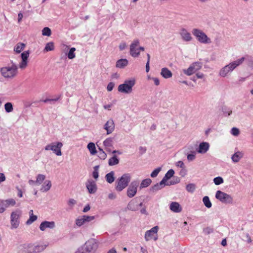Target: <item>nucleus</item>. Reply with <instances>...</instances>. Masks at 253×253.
<instances>
[{"instance_id":"obj_37","label":"nucleus","mask_w":253,"mask_h":253,"mask_svg":"<svg viewBox=\"0 0 253 253\" xmlns=\"http://www.w3.org/2000/svg\"><path fill=\"white\" fill-rule=\"evenodd\" d=\"M203 202L207 208H211L212 204L208 196H205L203 199Z\"/></svg>"},{"instance_id":"obj_1","label":"nucleus","mask_w":253,"mask_h":253,"mask_svg":"<svg viewBox=\"0 0 253 253\" xmlns=\"http://www.w3.org/2000/svg\"><path fill=\"white\" fill-rule=\"evenodd\" d=\"M18 66L11 61V64L0 68V72L1 76L6 79H12L15 78L18 74Z\"/></svg>"},{"instance_id":"obj_17","label":"nucleus","mask_w":253,"mask_h":253,"mask_svg":"<svg viewBox=\"0 0 253 253\" xmlns=\"http://www.w3.org/2000/svg\"><path fill=\"white\" fill-rule=\"evenodd\" d=\"M158 226H156L150 230L147 231L145 234V239L146 241H148L153 239L154 235L157 234L158 232Z\"/></svg>"},{"instance_id":"obj_61","label":"nucleus","mask_w":253,"mask_h":253,"mask_svg":"<svg viewBox=\"0 0 253 253\" xmlns=\"http://www.w3.org/2000/svg\"><path fill=\"white\" fill-rule=\"evenodd\" d=\"M176 166L177 167H180L181 169H183L184 168V164L183 162L181 161H179L177 162L176 164Z\"/></svg>"},{"instance_id":"obj_32","label":"nucleus","mask_w":253,"mask_h":253,"mask_svg":"<svg viewBox=\"0 0 253 253\" xmlns=\"http://www.w3.org/2000/svg\"><path fill=\"white\" fill-rule=\"evenodd\" d=\"M87 148H88L91 155H93L96 153L97 151L96 150V147L94 143L93 142L89 143L87 146Z\"/></svg>"},{"instance_id":"obj_26","label":"nucleus","mask_w":253,"mask_h":253,"mask_svg":"<svg viewBox=\"0 0 253 253\" xmlns=\"http://www.w3.org/2000/svg\"><path fill=\"white\" fill-rule=\"evenodd\" d=\"M51 182L50 180H45L42 186L41 191L43 192H47L51 188Z\"/></svg>"},{"instance_id":"obj_2","label":"nucleus","mask_w":253,"mask_h":253,"mask_svg":"<svg viewBox=\"0 0 253 253\" xmlns=\"http://www.w3.org/2000/svg\"><path fill=\"white\" fill-rule=\"evenodd\" d=\"M192 33L200 43L208 44L211 43V38L208 37L206 34L201 29L194 28L192 31Z\"/></svg>"},{"instance_id":"obj_14","label":"nucleus","mask_w":253,"mask_h":253,"mask_svg":"<svg viewBox=\"0 0 253 253\" xmlns=\"http://www.w3.org/2000/svg\"><path fill=\"white\" fill-rule=\"evenodd\" d=\"M85 185L89 194H94L97 191V185L95 181L92 179H88L85 183Z\"/></svg>"},{"instance_id":"obj_45","label":"nucleus","mask_w":253,"mask_h":253,"mask_svg":"<svg viewBox=\"0 0 253 253\" xmlns=\"http://www.w3.org/2000/svg\"><path fill=\"white\" fill-rule=\"evenodd\" d=\"M37 216L32 214V215H30V217L28 220L26 221V224L27 225H30L32 224L33 222L36 221L37 219Z\"/></svg>"},{"instance_id":"obj_13","label":"nucleus","mask_w":253,"mask_h":253,"mask_svg":"<svg viewBox=\"0 0 253 253\" xmlns=\"http://www.w3.org/2000/svg\"><path fill=\"white\" fill-rule=\"evenodd\" d=\"M179 34L181 39L184 42H189L193 40L191 34L184 28H182L179 30Z\"/></svg>"},{"instance_id":"obj_52","label":"nucleus","mask_w":253,"mask_h":253,"mask_svg":"<svg viewBox=\"0 0 253 253\" xmlns=\"http://www.w3.org/2000/svg\"><path fill=\"white\" fill-rule=\"evenodd\" d=\"M77 204V201L73 199H70L68 201V205L72 208L73 206Z\"/></svg>"},{"instance_id":"obj_29","label":"nucleus","mask_w":253,"mask_h":253,"mask_svg":"<svg viewBox=\"0 0 253 253\" xmlns=\"http://www.w3.org/2000/svg\"><path fill=\"white\" fill-rule=\"evenodd\" d=\"M174 174V171L172 169L169 170L162 179V180L166 183L169 179L173 176Z\"/></svg>"},{"instance_id":"obj_63","label":"nucleus","mask_w":253,"mask_h":253,"mask_svg":"<svg viewBox=\"0 0 253 253\" xmlns=\"http://www.w3.org/2000/svg\"><path fill=\"white\" fill-rule=\"evenodd\" d=\"M5 180V176L3 173H0V183Z\"/></svg>"},{"instance_id":"obj_19","label":"nucleus","mask_w":253,"mask_h":253,"mask_svg":"<svg viewBox=\"0 0 253 253\" xmlns=\"http://www.w3.org/2000/svg\"><path fill=\"white\" fill-rule=\"evenodd\" d=\"M210 145L208 142H203L199 144V147L196 148V151L200 154H205L209 150Z\"/></svg>"},{"instance_id":"obj_34","label":"nucleus","mask_w":253,"mask_h":253,"mask_svg":"<svg viewBox=\"0 0 253 253\" xmlns=\"http://www.w3.org/2000/svg\"><path fill=\"white\" fill-rule=\"evenodd\" d=\"M229 69L227 68V66H225L223 67L219 72V75L222 77H226L227 74L230 73Z\"/></svg>"},{"instance_id":"obj_8","label":"nucleus","mask_w":253,"mask_h":253,"mask_svg":"<svg viewBox=\"0 0 253 253\" xmlns=\"http://www.w3.org/2000/svg\"><path fill=\"white\" fill-rule=\"evenodd\" d=\"M215 198L223 203L232 204L233 202V198L231 195L220 190L216 191Z\"/></svg>"},{"instance_id":"obj_27","label":"nucleus","mask_w":253,"mask_h":253,"mask_svg":"<svg viewBox=\"0 0 253 253\" xmlns=\"http://www.w3.org/2000/svg\"><path fill=\"white\" fill-rule=\"evenodd\" d=\"M243 157V153L241 152L238 151L232 155L231 159L234 162L237 163Z\"/></svg>"},{"instance_id":"obj_43","label":"nucleus","mask_w":253,"mask_h":253,"mask_svg":"<svg viewBox=\"0 0 253 253\" xmlns=\"http://www.w3.org/2000/svg\"><path fill=\"white\" fill-rule=\"evenodd\" d=\"M85 222L83 216L78 218L76 220V224L78 226H81Z\"/></svg>"},{"instance_id":"obj_9","label":"nucleus","mask_w":253,"mask_h":253,"mask_svg":"<svg viewBox=\"0 0 253 253\" xmlns=\"http://www.w3.org/2000/svg\"><path fill=\"white\" fill-rule=\"evenodd\" d=\"M202 67V63L200 62L193 63L188 69H183V73L187 75L191 76L197 71L200 70Z\"/></svg>"},{"instance_id":"obj_64","label":"nucleus","mask_w":253,"mask_h":253,"mask_svg":"<svg viewBox=\"0 0 253 253\" xmlns=\"http://www.w3.org/2000/svg\"><path fill=\"white\" fill-rule=\"evenodd\" d=\"M107 253H117L116 250L114 248H112V249H110Z\"/></svg>"},{"instance_id":"obj_11","label":"nucleus","mask_w":253,"mask_h":253,"mask_svg":"<svg viewBox=\"0 0 253 253\" xmlns=\"http://www.w3.org/2000/svg\"><path fill=\"white\" fill-rule=\"evenodd\" d=\"M139 44L140 42L139 40L136 39L134 40L130 45L129 53L132 57L135 58L139 56L140 51L138 49Z\"/></svg>"},{"instance_id":"obj_30","label":"nucleus","mask_w":253,"mask_h":253,"mask_svg":"<svg viewBox=\"0 0 253 253\" xmlns=\"http://www.w3.org/2000/svg\"><path fill=\"white\" fill-rule=\"evenodd\" d=\"M221 111L225 117L230 116L232 113V110L226 106H223L221 108Z\"/></svg>"},{"instance_id":"obj_10","label":"nucleus","mask_w":253,"mask_h":253,"mask_svg":"<svg viewBox=\"0 0 253 253\" xmlns=\"http://www.w3.org/2000/svg\"><path fill=\"white\" fill-rule=\"evenodd\" d=\"M139 185V182L137 180H134L130 183L126 191V195L128 197L132 198L136 195Z\"/></svg>"},{"instance_id":"obj_41","label":"nucleus","mask_w":253,"mask_h":253,"mask_svg":"<svg viewBox=\"0 0 253 253\" xmlns=\"http://www.w3.org/2000/svg\"><path fill=\"white\" fill-rule=\"evenodd\" d=\"M4 108L5 111L7 113L11 112L13 110L12 104L10 102L5 103L4 105Z\"/></svg>"},{"instance_id":"obj_38","label":"nucleus","mask_w":253,"mask_h":253,"mask_svg":"<svg viewBox=\"0 0 253 253\" xmlns=\"http://www.w3.org/2000/svg\"><path fill=\"white\" fill-rule=\"evenodd\" d=\"M54 46L53 42H49L46 44L45 48L44 49V51H52L54 49Z\"/></svg>"},{"instance_id":"obj_4","label":"nucleus","mask_w":253,"mask_h":253,"mask_svg":"<svg viewBox=\"0 0 253 253\" xmlns=\"http://www.w3.org/2000/svg\"><path fill=\"white\" fill-rule=\"evenodd\" d=\"M135 81L134 79L126 80L123 84H120L118 90L119 92L125 93H130L132 91V87L134 85Z\"/></svg>"},{"instance_id":"obj_53","label":"nucleus","mask_w":253,"mask_h":253,"mask_svg":"<svg viewBox=\"0 0 253 253\" xmlns=\"http://www.w3.org/2000/svg\"><path fill=\"white\" fill-rule=\"evenodd\" d=\"M84 220L86 222H90L95 219L94 216L83 215Z\"/></svg>"},{"instance_id":"obj_39","label":"nucleus","mask_w":253,"mask_h":253,"mask_svg":"<svg viewBox=\"0 0 253 253\" xmlns=\"http://www.w3.org/2000/svg\"><path fill=\"white\" fill-rule=\"evenodd\" d=\"M113 138H108L103 142V144L106 148H108L113 146Z\"/></svg>"},{"instance_id":"obj_28","label":"nucleus","mask_w":253,"mask_h":253,"mask_svg":"<svg viewBox=\"0 0 253 253\" xmlns=\"http://www.w3.org/2000/svg\"><path fill=\"white\" fill-rule=\"evenodd\" d=\"M115 173L113 171H111L105 175V179L107 182L109 183H112L115 180L114 177Z\"/></svg>"},{"instance_id":"obj_33","label":"nucleus","mask_w":253,"mask_h":253,"mask_svg":"<svg viewBox=\"0 0 253 253\" xmlns=\"http://www.w3.org/2000/svg\"><path fill=\"white\" fill-rule=\"evenodd\" d=\"M152 182V180L150 178H147L142 181L140 188L142 189L143 188L147 187L149 186Z\"/></svg>"},{"instance_id":"obj_59","label":"nucleus","mask_w":253,"mask_h":253,"mask_svg":"<svg viewBox=\"0 0 253 253\" xmlns=\"http://www.w3.org/2000/svg\"><path fill=\"white\" fill-rule=\"evenodd\" d=\"M186 173L187 171L184 168L180 170L179 172V175L182 177H184L186 175Z\"/></svg>"},{"instance_id":"obj_55","label":"nucleus","mask_w":253,"mask_h":253,"mask_svg":"<svg viewBox=\"0 0 253 253\" xmlns=\"http://www.w3.org/2000/svg\"><path fill=\"white\" fill-rule=\"evenodd\" d=\"M107 155L104 151L98 152V157L102 160H105L106 158Z\"/></svg>"},{"instance_id":"obj_3","label":"nucleus","mask_w":253,"mask_h":253,"mask_svg":"<svg viewBox=\"0 0 253 253\" xmlns=\"http://www.w3.org/2000/svg\"><path fill=\"white\" fill-rule=\"evenodd\" d=\"M130 180L131 176L129 173L124 174L120 178H118L117 181V183L116 186V190L119 192L122 191L128 186Z\"/></svg>"},{"instance_id":"obj_15","label":"nucleus","mask_w":253,"mask_h":253,"mask_svg":"<svg viewBox=\"0 0 253 253\" xmlns=\"http://www.w3.org/2000/svg\"><path fill=\"white\" fill-rule=\"evenodd\" d=\"M55 227V223L53 221H43L41 222L39 228L42 231H45L46 229H52Z\"/></svg>"},{"instance_id":"obj_44","label":"nucleus","mask_w":253,"mask_h":253,"mask_svg":"<svg viewBox=\"0 0 253 253\" xmlns=\"http://www.w3.org/2000/svg\"><path fill=\"white\" fill-rule=\"evenodd\" d=\"M51 34V30L48 27H44L42 30V35L43 36H50Z\"/></svg>"},{"instance_id":"obj_6","label":"nucleus","mask_w":253,"mask_h":253,"mask_svg":"<svg viewBox=\"0 0 253 253\" xmlns=\"http://www.w3.org/2000/svg\"><path fill=\"white\" fill-rule=\"evenodd\" d=\"M22 212L19 210L12 211L10 214V224L11 229L18 228L20 224L19 218Z\"/></svg>"},{"instance_id":"obj_49","label":"nucleus","mask_w":253,"mask_h":253,"mask_svg":"<svg viewBox=\"0 0 253 253\" xmlns=\"http://www.w3.org/2000/svg\"><path fill=\"white\" fill-rule=\"evenodd\" d=\"M29 55V51H24L23 53H21V56L22 58V60H26L27 61L28 57Z\"/></svg>"},{"instance_id":"obj_48","label":"nucleus","mask_w":253,"mask_h":253,"mask_svg":"<svg viewBox=\"0 0 253 253\" xmlns=\"http://www.w3.org/2000/svg\"><path fill=\"white\" fill-rule=\"evenodd\" d=\"M7 207H6L4 200H0V213H3Z\"/></svg>"},{"instance_id":"obj_18","label":"nucleus","mask_w":253,"mask_h":253,"mask_svg":"<svg viewBox=\"0 0 253 253\" xmlns=\"http://www.w3.org/2000/svg\"><path fill=\"white\" fill-rule=\"evenodd\" d=\"M245 60V57H242L240 59H237L236 61H234L233 62H232L231 63H229L228 65H226L227 66L228 69H229V71L231 72L232 71H233L234 69H235L237 67L239 66L240 65L242 64L243 62Z\"/></svg>"},{"instance_id":"obj_35","label":"nucleus","mask_w":253,"mask_h":253,"mask_svg":"<svg viewBox=\"0 0 253 253\" xmlns=\"http://www.w3.org/2000/svg\"><path fill=\"white\" fill-rule=\"evenodd\" d=\"M45 179V175L42 174H38L35 182L37 183V184L40 185Z\"/></svg>"},{"instance_id":"obj_23","label":"nucleus","mask_w":253,"mask_h":253,"mask_svg":"<svg viewBox=\"0 0 253 253\" xmlns=\"http://www.w3.org/2000/svg\"><path fill=\"white\" fill-rule=\"evenodd\" d=\"M166 186V183L162 180L159 183L155 184L151 187L150 191L152 193H155L161 190Z\"/></svg>"},{"instance_id":"obj_51","label":"nucleus","mask_w":253,"mask_h":253,"mask_svg":"<svg viewBox=\"0 0 253 253\" xmlns=\"http://www.w3.org/2000/svg\"><path fill=\"white\" fill-rule=\"evenodd\" d=\"M231 133L233 135L237 136L239 135L240 133V130L238 128L234 127L231 129Z\"/></svg>"},{"instance_id":"obj_40","label":"nucleus","mask_w":253,"mask_h":253,"mask_svg":"<svg viewBox=\"0 0 253 253\" xmlns=\"http://www.w3.org/2000/svg\"><path fill=\"white\" fill-rule=\"evenodd\" d=\"M6 207H9L10 206H14L16 204V202L13 199H8L4 200Z\"/></svg>"},{"instance_id":"obj_56","label":"nucleus","mask_w":253,"mask_h":253,"mask_svg":"<svg viewBox=\"0 0 253 253\" xmlns=\"http://www.w3.org/2000/svg\"><path fill=\"white\" fill-rule=\"evenodd\" d=\"M187 158L188 161H192L195 159V154L191 153L187 155Z\"/></svg>"},{"instance_id":"obj_20","label":"nucleus","mask_w":253,"mask_h":253,"mask_svg":"<svg viewBox=\"0 0 253 253\" xmlns=\"http://www.w3.org/2000/svg\"><path fill=\"white\" fill-rule=\"evenodd\" d=\"M47 245L43 243L37 244H33V253H39L44 251L47 247Z\"/></svg>"},{"instance_id":"obj_31","label":"nucleus","mask_w":253,"mask_h":253,"mask_svg":"<svg viewBox=\"0 0 253 253\" xmlns=\"http://www.w3.org/2000/svg\"><path fill=\"white\" fill-rule=\"evenodd\" d=\"M119 163V159L116 155L113 156L109 159L108 164L109 166H112L118 164Z\"/></svg>"},{"instance_id":"obj_62","label":"nucleus","mask_w":253,"mask_h":253,"mask_svg":"<svg viewBox=\"0 0 253 253\" xmlns=\"http://www.w3.org/2000/svg\"><path fill=\"white\" fill-rule=\"evenodd\" d=\"M126 45L125 42L121 43L119 45V49L121 50H124L126 47Z\"/></svg>"},{"instance_id":"obj_36","label":"nucleus","mask_w":253,"mask_h":253,"mask_svg":"<svg viewBox=\"0 0 253 253\" xmlns=\"http://www.w3.org/2000/svg\"><path fill=\"white\" fill-rule=\"evenodd\" d=\"M25 46V44L23 43H18L14 47V50L16 52L18 53H20L21 51L24 49Z\"/></svg>"},{"instance_id":"obj_60","label":"nucleus","mask_w":253,"mask_h":253,"mask_svg":"<svg viewBox=\"0 0 253 253\" xmlns=\"http://www.w3.org/2000/svg\"><path fill=\"white\" fill-rule=\"evenodd\" d=\"M195 148L192 145H189L187 146V149L189 152L192 153L196 154V152L194 151Z\"/></svg>"},{"instance_id":"obj_12","label":"nucleus","mask_w":253,"mask_h":253,"mask_svg":"<svg viewBox=\"0 0 253 253\" xmlns=\"http://www.w3.org/2000/svg\"><path fill=\"white\" fill-rule=\"evenodd\" d=\"M18 253H33V244L25 243L21 244L17 248Z\"/></svg>"},{"instance_id":"obj_57","label":"nucleus","mask_w":253,"mask_h":253,"mask_svg":"<svg viewBox=\"0 0 253 253\" xmlns=\"http://www.w3.org/2000/svg\"><path fill=\"white\" fill-rule=\"evenodd\" d=\"M115 86V84L113 82L109 83L107 86V89L108 91H111L113 90Z\"/></svg>"},{"instance_id":"obj_22","label":"nucleus","mask_w":253,"mask_h":253,"mask_svg":"<svg viewBox=\"0 0 253 253\" xmlns=\"http://www.w3.org/2000/svg\"><path fill=\"white\" fill-rule=\"evenodd\" d=\"M127 208L132 211L138 210V203L135 199L131 200L127 206Z\"/></svg>"},{"instance_id":"obj_42","label":"nucleus","mask_w":253,"mask_h":253,"mask_svg":"<svg viewBox=\"0 0 253 253\" xmlns=\"http://www.w3.org/2000/svg\"><path fill=\"white\" fill-rule=\"evenodd\" d=\"M76 51V48L75 47H72L70 48L69 52L68 53V57L70 59H73L75 57V51Z\"/></svg>"},{"instance_id":"obj_25","label":"nucleus","mask_w":253,"mask_h":253,"mask_svg":"<svg viewBox=\"0 0 253 253\" xmlns=\"http://www.w3.org/2000/svg\"><path fill=\"white\" fill-rule=\"evenodd\" d=\"M128 64V61L126 59H121L116 62V67L118 68L123 69L126 67Z\"/></svg>"},{"instance_id":"obj_58","label":"nucleus","mask_w":253,"mask_h":253,"mask_svg":"<svg viewBox=\"0 0 253 253\" xmlns=\"http://www.w3.org/2000/svg\"><path fill=\"white\" fill-rule=\"evenodd\" d=\"M27 65V61L22 60L21 62L19 64V67L21 69L25 68Z\"/></svg>"},{"instance_id":"obj_5","label":"nucleus","mask_w":253,"mask_h":253,"mask_svg":"<svg viewBox=\"0 0 253 253\" xmlns=\"http://www.w3.org/2000/svg\"><path fill=\"white\" fill-rule=\"evenodd\" d=\"M63 146V143L61 142H54L47 145L44 149L46 151L51 150L57 156L62 155L61 149Z\"/></svg>"},{"instance_id":"obj_7","label":"nucleus","mask_w":253,"mask_h":253,"mask_svg":"<svg viewBox=\"0 0 253 253\" xmlns=\"http://www.w3.org/2000/svg\"><path fill=\"white\" fill-rule=\"evenodd\" d=\"M98 245L99 243L96 239L91 238L85 242L83 249L87 253H94L98 248Z\"/></svg>"},{"instance_id":"obj_24","label":"nucleus","mask_w":253,"mask_h":253,"mask_svg":"<svg viewBox=\"0 0 253 253\" xmlns=\"http://www.w3.org/2000/svg\"><path fill=\"white\" fill-rule=\"evenodd\" d=\"M161 76L165 79H169L172 77V74L171 72L167 68H163L161 69Z\"/></svg>"},{"instance_id":"obj_47","label":"nucleus","mask_w":253,"mask_h":253,"mask_svg":"<svg viewBox=\"0 0 253 253\" xmlns=\"http://www.w3.org/2000/svg\"><path fill=\"white\" fill-rule=\"evenodd\" d=\"M213 182L215 185H218L223 183V179L221 177L218 176L213 179Z\"/></svg>"},{"instance_id":"obj_21","label":"nucleus","mask_w":253,"mask_h":253,"mask_svg":"<svg viewBox=\"0 0 253 253\" xmlns=\"http://www.w3.org/2000/svg\"><path fill=\"white\" fill-rule=\"evenodd\" d=\"M169 209L172 211L176 213L180 212L182 210L180 205L176 202H172L169 204Z\"/></svg>"},{"instance_id":"obj_50","label":"nucleus","mask_w":253,"mask_h":253,"mask_svg":"<svg viewBox=\"0 0 253 253\" xmlns=\"http://www.w3.org/2000/svg\"><path fill=\"white\" fill-rule=\"evenodd\" d=\"M161 168H158L156 169L155 170H154L151 173V176L152 177H156L159 172L161 171Z\"/></svg>"},{"instance_id":"obj_54","label":"nucleus","mask_w":253,"mask_h":253,"mask_svg":"<svg viewBox=\"0 0 253 253\" xmlns=\"http://www.w3.org/2000/svg\"><path fill=\"white\" fill-rule=\"evenodd\" d=\"M213 231V229L209 227H206L203 229L204 233L206 235L210 234L212 233Z\"/></svg>"},{"instance_id":"obj_46","label":"nucleus","mask_w":253,"mask_h":253,"mask_svg":"<svg viewBox=\"0 0 253 253\" xmlns=\"http://www.w3.org/2000/svg\"><path fill=\"white\" fill-rule=\"evenodd\" d=\"M186 190L190 193H193L195 189V185L193 183H190L186 185Z\"/></svg>"},{"instance_id":"obj_16","label":"nucleus","mask_w":253,"mask_h":253,"mask_svg":"<svg viewBox=\"0 0 253 253\" xmlns=\"http://www.w3.org/2000/svg\"><path fill=\"white\" fill-rule=\"evenodd\" d=\"M104 129L106 130L107 134L112 133L115 129V124L112 119L109 120L104 125Z\"/></svg>"}]
</instances>
